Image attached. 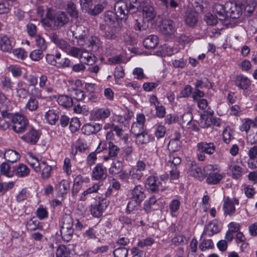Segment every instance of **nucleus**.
<instances>
[{"label": "nucleus", "instance_id": "obj_39", "mask_svg": "<svg viewBox=\"0 0 257 257\" xmlns=\"http://www.w3.org/2000/svg\"><path fill=\"white\" fill-rule=\"evenodd\" d=\"M80 58L82 59H83L84 63L88 65H92L95 61V57L94 55L91 53H88L86 51L82 50L80 54Z\"/></svg>", "mask_w": 257, "mask_h": 257}, {"label": "nucleus", "instance_id": "obj_2", "mask_svg": "<svg viewBox=\"0 0 257 257\" xmlns=\"http://www.w3.org/2000/svg\"><path fill=\"white\" fill-rule=\"evenodd\" d=\"M46 17V19H43L42 22L48 27L57 29L64 25L63 12H57L53 14L52 10L49 8L47 10Z\"/></svg>", "mask_w": 257, "mask_h": 257}, {"label": "nucleus", "instance_id": "obj_11", "mask_svg": "<svg viewBox=\"0 0 257 257\" xmlns=\"http://www.w3.org/2000/svg\"><path fill=\"white\" fill-rule=\"evenodd\" d=\"M160 30L165 35L173 34L176 30L175 23L171 19L163 20L160 26Z\"/></svg>", "mask_w": 257, "mask_h": 257}, {"label": "nucleus", "instance_id": "obj_64", "mask_svg": "<svg viewBox=\"0 0 257 257\" xmlns=\"http://www.w3.org/2000/svg\"><path fill=\"white\" fill-rule=\"evenodd\" d=\"M192 88L189 85H186L180 93V97H188L190 96L192 93Z\"/></svg>", "mask_w": 257, "mask_h": 257}, {"label": "nucleus", "instance_id": "obj_54", "mask_svg": "<svg viewBox=\"0 0 257 257\" xmlns=\"http://www.w3.org/2000/svg\"><path fill=\"white\" fill-rule=\"evenodd\" d=\"M155 134L157 139L162 138L166 134V128L163 125H157Z\"/></svg>", "mask_w": 257, "mask_h": 257}, {"label": "nucleus", "instance_id": "obj_25", "mask_svg": "<svg viewBox=\"0 0 257 257\" xmlns=\"http://www.w3.org/2000/svg\"><path fill=\"white\" fill-rule=\"evenodd\" d=\"M45 118L50 124H55L59 118V112L53 109L49 110L46 113Z\"/></svg>", "mask_w": 257, "mask_h": 257}, {"label": "nucleus", "instance_id": "obj_60", "mask_svg": "<svg viewBox=\"0 0 257 257\" xmlns=\"http://www.w3.org/2000/svg\"><path fill=\"white\" fill-rule=\"evenodd\" d=\"M39 222L37 220L31 219L27 222L26 226L28 230L33 231L39 228Z\"/></svg>", "mask_w": 257, "mask_h": 257}, {"label": "nucleus", "instance_id": "obj_35", "mask_svg": "<svg viewBox=\"0 0 257 257\" xmlns=\"http://www.w3.org/2000/svg\"><path fill=\"white\" fill-rule=\"evenodd\" d=\"M130 183L135 184L136 181L140 180L143 176L142 172L136 170L135 168H132L129 171Z\"/></svg>", "mask_w": 257, "mask_h": 257}, {"label": "nucleus", "instance_id": "obj_50", "mask_svg": "<svg viewBox=\"0 0 257 257\" xmlns=\"http://www.w3.org/2000/svg\"><path fill=\"white\" fill-rule=\"evenodd\" d=\"M36 45L39 50L45 51L47 48V45L45 40L40 35L36 37Z\"/></svg>", "mask_w": 257, "mask_h": 257}, {"label": "nucleus", "instance_id": "obj_61", "mask_svg": "<svg viewBox=\"0 0 257 257\" xmlns=\"http://www.w3.org/2000/svg\"><path fill=\"white\" fill-rule=\"evenodd\" d=\"M76 147L80 152H85L88 149V146L86 142L81 139L78 140Z\"/></svg>", "mask_w": 257, "mask_h": 257}, {"label": "nucleus", "instance_id": "obj_56", "mask_svg": "<svg viewBox=\"0 0 257 257\" xmlns=\"http://www.w3.org/2000/svg\"><path fill=\"white\" fill-rule=\"evenodd\" d=\"M156 4L162 10L163 13H166L169 8V0H156Z\"/></svg>", "mask_w": 257, "mask_h": 257}, {"label": "nucleus", "instance_id": "obj_37", "mask_svg": "<svg viewBox=\"0 0 257 257\" xmlns=\"http://www.w3.org/2000/svg\"><path fill=\"white\" fill-rule=\"evenodd\" d=\"M81 84V82L79 79L75 81L72 79L68 80L67 81L65 82V84L68 94L72 93V92L75 90V89L77 88Z\"/></svg>", "mask_w": 257, "mask_h": 257}, {"label": "nucleus", "instance_id": "obj_40", "mask_svg": "<svg viewBox=\"0 0 257 257\" xmlns=\"http://www.w3.org/2000/svg\"><path fill=\"white\" fill-rule=\"evenodd\" d=\"M46 61L50 64L56 66L58 68H63L64 67V62L58 61L55 59L54 55L47 54L46 57Z\"/></svg>", "mask_w": 257, "mask_h": 257}, {"label": "nucleus", "instance_id": "obj_42", "mask_svg": "<svg viewBox=\"0 0 257 257\" xmlns=\"http://www.w3.org/2000/svg\"><path fill=\"white\" fill-rule=\"evenodd\" d=\"M8 70L14 77H19L22 74V68L16 65H10L8 67Z\"/></svg>", "mask_w": 257, "mask_h": 257}, {"label": "nucleus", "instance_id": "obj_24", "mask_svg": "<svg viewBox=\"0 0 257 257\" xmlns=\"http://www.w3.org/2000/svg\"><path fill=\"white\" fill-rule=\"evenodd\" d=\"M159 44V39L156 35H150L146 38L143 41V44L147 49H154Z\"/></svg>", "mask_w": 257, "mask_h": 257}, {"label": "nucleus", "instance_id": "obj_10", "mask_svg": "<svg viewBox=\"0 0 257 257\" xmlns=\"http://www.w3.org/2000/svg\"><path fill=\"white\" fill-rule=\"evenodd\" d=\"M128 197L129 199L136 201L142 203L146 197L145 190L141 185L136 186L133 189L130 190Z\"/></svg>", "mask_w": 257, "mask_h": 257}, {"label": "nucleus", "instance_id": "obj_26", "mask_svg": "<svg viewBox=\"0 0 257 257\" xmlns=\"http://www.w3.org/2000/svg\"><path fill=\"white\" fill-rule=\"evenodd\" d=\"M157 202V199L155 196H153L149 200H146L144 204V209L145 211L150 213L152 210L156 209Z\"/></svg>", "mask_w": 257, "mask_h": 257}, {"label": "nucleus", "instance_id": "obj_53", "mask_svg": "<svg viewBox=\"0 0 257 257\" xmlns=\"http://www.w3.org/2000/svg\"><path fill=\"white\" fill-rule=\"evenodd\" d=\"M13 53L18 59H24L27 57V53L24 49L21 48L14 49L13 51Z\"/></svg>", "mask_w": 257, "mask_h": 257}, {"label": "nucleus", "instance_id": "obj_8", "mask_svg": "<svg viewBox=\"0 0 257 257\" xmlns=\"http://www.w3.org/2000/svg\"><path fill=\"white\" fill-rule=\"evenodd\" d=\"M109 202L105 198L100 199L97 203L91 205V214L94 217H100L102 215V212L108 205Z\"/></svg>", "mask_w": 257, "mask_h": 257}, {"label": "nucleus", "instance_id": "obj_21", "mask_svg": "<svg viewBox=\"0 0 257 257\" xmlns=\"http://www.w3.org/2000/svg\"><path fill=\"white\" fill-rule=\"evenodd\" d=\"M14 82H12L11 78L6 75H2L0 77V87L6 91L9 92L13 89Z\"/></svg>", "mask_w": 257, "mask_h": 257}, {"label": "nucleus", "instance_id": "obj_28", "mask_svg": "<svg viewBox=\"0 0 257 257\" xmlns=\"http://www.w3.org/2000/svg\"><path fill=\"white\" fill-rule=\"evenodd\" d=\"M4 157L8 162L14 163L20 159V155L15 150H9L6 151Z\"/></svg>", "mask_w": 257, "mask_h": 257}, {"label": "nucleus", "instance_id": "obj_48", "mask_svg": "<svg viewBox=\"0 0 257 257\" xmlns=\"http://www.w3.org/2000/svg\"><path fill=\"white\" fill-rule=\"evenodd\" d=\"M144 125H142L141 124L135 122L132 124L131 132L135 136L138 135L139 133H141L144 131Z\"/></svg>", "mask_w": 257, "mask_h": 257}, {"label": "nucleus", "instance_id": "obj_6", "mask_svg": "<svg viewBox=\"0 0 257 257\" xmlns=\"http://www.w3.org/2000/svg\"><path fill=\"white\" fill-rule=\"evenodd\" d=\"M226 19L230 18L233 19L239 18L242 14V8L235 3L227 2L226 3Z\"/></svg>", "mask_w": 257, "mask_h": 257}, {"label": "nucleus", "instance_id": "obj_29", "mask_svg": "<svg viewBox=\"0 0 257 257\" xmlns=\"http://www.w3.org/2000/svg\"><path fill=\"white\" fill-rule=\"evenodd\" d=\"M228 168L232 173L234 179H237L241 176L242 168L239 166L231 162L228 164Z\"/></svg>", "mask_w": 257, "mask_h": 257}, {"label": "nucleus", "instance_id": "obj_45", "mask_svg": "<svg viewBox=\"0 0 257 257\" xmlns=\"http://www.w3.org/2000/svg\"><path fill=\"white\" fill-rule=\"evenodd\" d=\"M198 241L194 237L190 242L189 247L191 252H188L187 257H192L194 253H196L197 250Z\"/></svg>", "mask_w": 257, "mask_h": 257}, {"label": "nucleus", "instance_id": "obj_9", "mask_svg": "<svg viewBox=\"0 0 257 257\" xmlns=\"http://www.w3.org/2000/svg\"><path fill=\"white\" fill-rule=\"evenodd\" d=\"M198 13L192 9H187L184 13V19L185 24L190 27L193 28L198 22Z\"/></svg>", "mask_w": 257, "mask_h": 257}, {"label": "nucleus", "instance_id": "obj_22", "mask_svg": "<svg viewBox=\"0 0 257 257\" xmlns=\"http://www.w3.org/2000/svg\"><path fill=\"white\" fill-rule=\"evenodd\" d=\"M13 172L18 177H24L29 175L30 170L26 165L19 164L14 167Z\"/></svg>", "mask_w": 257, "mask_h": 257}, {"label": "nucleus", "instance_id": "obj_57", "mask_svg": "<svg viewBox=\"0 0 257 257\" xmlns=\"http://www.w3.org/2000/svg\"><path fill=\"white\" fill-rule=\"evenodd\" d=\"M43 51L41 50H35L30 54V57L33 61H39L43 58Z\"/></svg>", "mask_w": 257, "mask_h": 257}, {"label": "nucleus", "instance_id": "obj_58", "mask_svg": "<svg viewBox=\"0 0 257 257\" xmlns=\"http://www.w3.org/2000/svg\"><path fill=\"white\" fill-rule=\"evenodd\" d=\"M130 200V201L128 202L126 209V212L128 213L135 210L136 208L141 204V203L138 201L137 202L136 201H133L132 199Z\"/></svg>", "mask_w": 257, "mask_h": 257}, {"label": "nucleus", "instance_id": "obj_46", "mask_svg": "<svg viewBox=\"0 0 257 257\" xmlns=\"http://www.w3.org/2000/svg\"><path fill=\"white\" fill-rule=\"evenodd\" d=\"M104 9V7L101 4H97L95 5L93 9L90 8L86 13H88L91 16H96L101 13Z\"/></svg>", "mask_w": 257, "mask_h": 257}, {"label": "nucleus", "instance_id": "obj_17", "mask_svg": "<svg viewBox=\"0 0 257 257\" xmlns=\"http://www.w3.org/2000/svg\"><path fill=\"white\" fill-rule=\"evenodd\" d=\"M142 12L144 19L148 22L153 20L156 15L154 7L149 4L143 6Z\"/></svg>", "mask_w": 257, "mask_h": 257}, {"label": "nucleus", "instance_id": "obj_62", "mask_svg": "<svg viewBox=\"0 0 257 257\" xmlns=\"http://www.w3.org/2000/svg\"><path fill=\"white\" fill-rule=\"evenodd\" d=\"M156 115L158 117L163 118L166 114L165 107L162 104H159L155 107Z\"/></svg>", "mask_w": 257, "mask_h": 257}, {"label": "nucleus", "instance_id": "obj_49", "mask_svg": "<svg viewBox=\"0 0 257 257\" xmlns=\"http://www.w3.org/2000/svg\"><path fill=\"white\" fill-rule=\"evenodd\" d=\"M76 34L72 31H68L67 32V35L68 36H72L76 39L77 40V45L79 46H83L85 44V38L83 35H80L79 36L76 35Z\"/></svg>", "mask_w": 257, "mask_h": 257}, {"label": "nucleus", "instance_id": "obj_44", "mask_svg": "<svg viewBox=\"0 0 257 257\" xmlns=\"http://www.w3.org/2000/svg\"><path fill=\"white\" fill-rule=\"evenodd\" d=\"M223 141L226 144H229L232 139L233 138L232 134V131L228 126L226 127L222 133Z\"/></svg>", "mask_w": 257, "mask_h": 257}, {"label": "nucleus", "instance_id": "obj_63", "mask_svg": "<svg viewBox=\"0 0 257 257\" xmlns=\"http://www.w3.org/2000/svg\"><path fill=\"white\" fill-rule=\"evenodd\" d=\"M193 119V115L190 112L184 113L182 116V123L188 125L190 123Z\"/></svg>", "mask_w": 257, "mask_h": 257}, {"label": "nucleus", "instance_id": "obj_30", "mask_svg": "<svg viewBox=\"0 0 257 257\" xmlns=\"http://www.w3.org/2000/svg\"><path fill=\"white\" fill-rule=\"evenodd\" d=\"M181 206L180 201L177 199H173L169 205V211L172 217L177 216V213Z\"/></svg>", "mask_w": 257, "mask_h": 257}, {"label": "nucleus", "instance_id": "obj_1", "mask_svg": "<svg viewBox=\"0 0 257 257\" xmlns=\"http://www.w3.org/2000/svg\"><path fill=\"white\" fill-rule=\"evenodd\" d=\"M137 0H125L117 2L114 10L118 19L126 20L128 13H133L138 10Z\"/></svg>", "mask_w": 257, "mask_h": 257}, {"label": "nucleus", "instance_id": "obj_59", "mask_svg": "<svg viewBox=\"0 0 257 257\" xmlns=\"http://www.w3.org/2000/svg\"><path fill=\"white\" fill-rule=\"evenodd\" d=\"M93 0H79L80 5L83 11L86 12L93 5Z\"/></svg>", "mask_w": 257, "mask_h": 257}, {"label": "nucleus", "instance_id": "obj_3", "mask_svg": "<svg viewBox=\"0 0 257 257\" xmlns=\"http://www.w3.org/2000/svg\"><path fill=\"white\" fill-rule=\"evenodd\" d=\"M13 130L16 133H23L29 127L27 118L23 114L15 113L12 117Z\"/></svg>", "mask_w": 257, "mask_h": 257}, {"label": "nucleus", "instance_id": "obj_51", "mask_svg": "<svg viewBox=\"0 0 257 257\" xmlns=\"http://www.w3.org/2000/svg\"><path fill=\"white\" fill-rule=\"evenodd\" d=\"M213 246V243L211 239L203 240L199 245V247L201 251L211 248Z\"/></svg>", "mask_w": 257, "mask_h": 257}, {"label": "nucleus", "instance_id": "obj_15", "mask_svg": "<svg viewBox=\"0 0 257 257\" xmlns=\"http://www.w3.org/2000/svg\"><path fill=\"white\" fill-rule=\"evenodd\" d=\"M107 175L106 168L101 164H97L92 172V178L95 180H104Z\"/></svg>", "mask_w": 257, "mask_h": 257}, {"label": "nucleus", "instance_id": "obj_31", "mask_svg": "<svg viewBox=\"0 0 257 257\" xmlns=\"http://www.w3.org/2000/svg\"><path fill=\"white\" fill-rule=\"evenodd\" d=\"M123 168L122 162L116 160L112 162L110 168L109 169V173L112 175L118 174L122 171Z\"/></svg>", "mask_w": 257, "mask_h": 257}, {"label": "nucleus", "instance_id": "obj_36", "mask_svg": "<svg viewBox=\"0 0 257 257\" xmlns=\"http://www.w3.org/2000/svg\"><path fill=\"white\" fill-rule=\"evenodd\" d=\"M108 149L109 156L112 159H115L120 151L119 148L112 142H109Z\"/></svg>", "mask_w": 257, "mask_h": 257}, {"label": "nucleus", "instance_id": "obj_41", "mask_svg": "<svg viewBox=\"0 0 257 257\" xmlns=\"http://www.w3.org/2000/svg\"><path fill=\"white\" fill-rule=\"evenodd\" d=\"M188 241V238L184 235H177L172 239V243L176 246L186 244Z\"/></svg>", "mask_w": 257, "mask_h": 257}, {"label": "nucleus", "instance_id": "obj_20", "mask_svg": "<svg viewBox=\"0 0 257 257\" xmlns=\"http://www.w3.org/2000/svg\"><path fill=\"white\" fill-rule=\"evenodd\" d=\"M160 184V182L157 177L151 176L149 177L147 180L146 187L149 191L153 193L158 190Z\"/></svg>", "mask_w": 257, "mask_h": 257}, {"label": "nucleus", "instance_id": "obj_7", "mask_svg": "<svg viewBox=\"0 0 257 257\" xmlns=\"http://www.w3.org/2000/svg\"><path fill=\"white\" fill-rule=\"evenodd\" d=\"M188 174L190 176L200 181L203 180L207 175L205 169L197 165L195 162H191L189 168Z\"/></svg>", "mask_w": 257, "mask_h": 257}, {"label": "nucleus", "instance_id": "obj_55", "mask_svg": "<svg viewBox=\"0 0 257 257\" xmlns=\"http://www.w3.org/2000/svg\"><path fill=\"white\" fill-rule=\"evenodd\" d=\"M80 124L79 120L76 118H72L69 124V129L71 133H74L78 130Z\"/></svg>", "mask_w": 257, "mask_h": 257}, {"label": "nucleus", "instance_id": "obj_14", "mask_svg": "<svg viewBox=\"0 0 257 257\" xmlns=\"http://www.w3.org/2000/svg\"><path fill=\"white\" fill-rule=\"evenodd\" d=\"M14 45L12 38L6 35H0V50L6 53H11L13 50Z\"/></svg>", "mask_w": 257, "mask_h": 257}, {"label": "nucleus", "instance_id": "obj_43", "mask_svg": "<svg viewBox=\"0 0 257 257\" xmlns=\"http://www.w3.org/2000/svg\"><path fill=\"white\" fill-rule=\"evenodd\" d=\"M211 83L208 81L207 78L204 77L200 80H197L195 84V88H202V87L211 88Z\"/></svg>", "mask_w": 257, "mask_h": 257}, {"label": "nucleus", "instance_id": "obj_34", "mask_svg": "<svg viewBox=\"0 0 257 257\" xmlns=\"http://www.w3.org/2000/svg\"><path fill=\"white\" fill-rule=\"evenodd\" d=\"M39 102L37 99L34 97H30L25 105V109L31 111H36L38 108Z\"/></svg>", "mask_w": 257, "mask_h": 257}, {"label": "nucleus", "instance_id": "obj_16", "mask_svg": "<svg viewBox=\"0 0 257 257\" xmlns=\"http://www.w3.org/2000/svg\"><path fill=\"white\" fill-rule=\"evenodd\" d=\"M197 149L199 152L211 155L215 152L216 147L213 143L202 142L197 144Z\"/></svg>", "mask_w": 257, "mask_h": 257}, {"label": "nucleus", "instance_id": "obj_32", "mask_svg": "<svg viewBox=\"0 0 257 257\" xmlns=\"http://www.w3.org/2000/svg\"><path fill=\"white\" fill-rule=\"evenodd\" d=\"M66 13L72 18L75 19L78 17V12L75 4L72 2H68L67 4V8L65 9Z\"/></svg>", "mask_w": 257, "mask_h": 257}, {"label": "nucleus", "instance_id": "obj_47", "mask_svg": "<svg viewBox=\"0 0 257 257\" xmlns=\"http://www.w3.org/2000/svg\"><path fill=\"white\" fill-rule=\"evenodd\" d=\"M73 98L77 100H81L84 98V93L83 91L77 88L75 89L72 93L69 94Z\"/></svg>", "mask_w": 257, "mask_h": 257}, {"label": "nucleus", "instance_id": "obj_5", "mask_svg": "<svg viewBox=\"0 0 257 257\" xmlns=\"http://www.w3.org/2000/svg\"><path fill=\"white\" fill-rule=\"evenodd\" d=\"M239 204V200L236 197L230 198L226 197L224 199L223 210L225 215H233L236 212L235 205Z\"/></svg>", "mask_w": 257, "mask_h": 257}, {"label": "nucleus", "instance_id": "obj_23", "mask_svg": "<svg viewBox=\"0 0 257 257\" xmlns=\"http://www.w3.org/2000/svg\"><path fill=\"white\" fill-rule=\"evenodd\" d=\"M118 18L115 13L111 11H107L104 15V22L107 26H117Z\"/></svg>", "mask_w": 257, "mask_h": 257}, {"label": "nucleus", "instance_id": "obj_38", "mask_svg": "<svg viewBox=\"0 0 257 257\" xmlns=\"http://www.w3.org/2000/svg\"><path fill=\"white\" fill-rule=\"evenodd\" d=\"M136 143L138 145H143L148 143L150 141V136L145 131L135 135Z\"/></svg>", "mask_w": 257, "mask_h": 257}, {"label": "nucleus", "instance_id": "obj_12", "mask_svg": "<svg viewBox=\"0 0 257 257\" xmlns=\"http://www.w3.org/2000/svg\"><path fill=\"white\" fill-rule=\"evenodd\" d=\"M226 3H220L219 2H215L212 6V12L215 15V17L220 20L226 19Z\"/></svg>", "mask_w": 257, "mask_h": 257}, {"label": "nucleus", "instance_id": "obj_13", "mask_svg": "<svg viewBox=\"0 0 257 257\" xmlns=\"http://www.w3.org/2000/svg\"><path fill=\"white\" fill-rule=\"evenodd\" d=\"M99 29L102 31H105L103 37L106 39L113 40L117 37V26H107L104 24H100Z\"/></svg>", "mask_w": 257, "mask_h": 257}, {"label": "nucleus", "instance_id": "obj_52", "mask_svg": "<svg viewBox=\"0 0 257 257\" xmlns=\"http://www.w3.org/2000/svg\"><path fill=\"white\" fill-rule=\"evenodd\" d=\"M127 253L128 250L125 247H118L113 251L114 257H126Z\"/></svg>", "mask_w": 257, "mask_h": 257}, {"label": "nucleus", "instance_id": "obj_4", "mask_svg": "<svg viewBox=\"0 0 257 257\" xmlns=\"http://www.w3.org/2000/svg\"><path fill=\"white\" fill-rule=\"evenodd\" d=\"M27 130L28 131L21 137V139L30 145H36L41 136V131L33 127Z\"/></svg>", "mask_w": 257, "mask_h": 257}, {"label": "nucleus", "instance_id": "obj_19", "mask_svg": "<svg viewBox=\"0 0 257 257\" xmlns=\"http://www.w3.org/2000/svg\"><path fill=\"white\" fill-rule=\"evenodd\" d=\"M101 129V126L99 123H86L82 127V131L83 134L86 135H90L96 134Z\"/></svg>", "mask_w": 257, "mask_h": 257}, {"label": "nucleus", "instance_id": "obj_18", "mask_svg": "<svg viewBox=\"0 0 257 257\" xmlns=\"http://www.w3.org/2000/svg\"><path fill=\"white\" fill-rule=\"evenodd\" d=\"M234 82L235 85L242 90H246L251 84L250 79L243 75L236 76Z\"/></svg>", "mask_w": 257, "mask_h": 257}, {"label": "nucleus", "instance_id": "obj_33", "mask_svg": "<svg viewBox=\"0 0 257 257\" xmlns=\"http://www.w3.org/2000/svg\"><path fill=\"white\" fill-rule=\"evenodd\" d=\"M110 114L108 109H98L94 111L93 117L95 119H104L108 117Z\"/></svg>", "mask_w": 257, "mask_h": 257}, {"label": "nucleus", "instance_id": "obj_27", "mask_svg": "<svg viewBox=\"0 0 257 257\" xmlns=\"http://www.w3.org/2000/svg\"><path fill=\"white\" fill-rule=\"evenodd\" d=\"M206 182L207 184L214 185L218 183L222 179V175L217 172H211L207 176Z\"/></svg>", "mask_w": 257, "mask_h": 257}]
</instances>
